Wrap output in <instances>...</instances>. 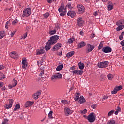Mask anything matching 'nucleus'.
Wrapping results in <instances>:
<instances>
[{"instance_id": "1", "label": "nucleus", "mask_w": 124, "mask_h": 124, "mask_svg": "<svg viewBox=\"0 0 124 124\" xmlns=\"http://www.w3.org/2000/svg\"><path fill=\"white\" fill-rule=\"evenodd\" d=\"M31 14V8H27L24 9L23 12V15H22L23 18L25 17H29Z\"/></svg>"}, {"instance_id": "2", "label": "nucleus", "mask_w": 124, "mask_h": 124, "mask_svg": "<svg viewBox=\"0 0 124 124\" xmlns=\"http://www.w3.org/2000/svg\"><path fill=\"white\" fill-rule=\"evenodd\" d=\"M96 119V115L93 112L90 113L88 115V121L89 123H93Z\"/></svg>"}, {"instance_id": "3", "label": "nucleus", "mask_w": 124, "mask_h": 124, "mask_svg": "<svg viewBox=\"0 0 124 124\" xmlns=\"http://www.w3.org/2000/svg\"><path fill=\"white\" fill-rule=\"evenodd\" d=\"M109 65V61H105L103 62H100L98 64L99 68H106Z\"/></svg>"}, {"instance_id": "4", "label": "nucleus", "mask_w": 124, "mask_h": 124, "mask_svg": "<svg viewBox=\"0 0 124 124\" xmlns=\"http://www.w3.org/2000/svg\"><path fill=\"white\" fill-rule=\"evenodd\" d=\"M59 38H60V37H59V36H58L57 35H55L51 37H50V38L48 40V41L52 45H54V44H56V43H57L58 40H59Z\"/></svg>"}, {"instance_id": "5", "label": "nucleus", "mask_w": 124, "mask_h": 124, "mask_svg": "<svg viewBox=\"0 0 124 124\" xmlns=\"http://www.w3.org/2000/svg\"><path fill=\"white\" fill-rule=\"evenodd\" d=\"M54 79H62V75L59 73H55L54 75H52L51 80L53 81Z\"/></svg>"}, {"instance_id": "6", "label": "nucleus", "mask_w": 124, "mask_h": 124, "mask_svg": "<svg viewBox=\"0 0 124 124\" xmlns=\"http://www.w3.org/2000/svg\"><path fill=\"white\" fill-rule=\"evenodd\" d=\"M64 112L65 116H70V115H71L73 113V110H71L70 108L66 107L64 108Z\"/></svg>"}, {"instance_id": "7", "label": "nucleus", "mask_w": 124, "mask_h": 124, "mask_svg": "<svg viewBox=\"0 0 124 124\" xmlns=\"http://www.w3.org/2000/svg\"><path fill=\"white\" fill-rule=\"evenodd\" d=\"M61 47H62V44L57 43L55 44L52 49V52H56V51H58V50H59V49L61 48Z\"/></svg>"}, {"instance_id": "8", "label": "nucleus", "mask_w": 124, "mask_h": 124, "mask_svg": "<svg viewBox=\"0 0 124 124\" xmlns=\"http://www.w3.org/2000/svg\"><path fill=\"white\" fill-rule=\"evenodd\" d=\"M93 49H94V46L93 45H91V44H88V47L86 50V53L89 54V53H91V52H92V51H93Z\"/></svg>"}, {"instance_id": "9", "label": "nucleus", "mask_w": 124, "mask_h": 124, "mask_svg": "<svg viewBox=\"0 0 124 124\" xmlns=\"http://www.w3.org/2000/svg\"><path fill=\"white\" fill-rule=\"evenodd\" d=\"M102 52L104 53H111L112 52V48L109 46H107L103 48Z\"/></svg>"}, {"instance_id": "10", "label": "nucleus", "mask_w": 124, "mask_h": 124, "mask_svg": "<svg viewBox=\"0 0 124 124\" xmlns=\"http://www.w3.org/2000/svg\"><path fill=\"white\" fill-rule=\"evenodd\" d=\"M41 94V91H38L36 92L35 93L33 94L32 97L33 99H35L36 100V99H38L39 98V95Z\"/></svg>"}, {"instance_id": "11", "label": "nucleus", "mask_w": 124, "mask_h": 124, "mask_svg": "<svg viewBox=\"0 0 124 124\" xmlns=\"http://www.w3.org/2000/svg\"><path fill=\"white\" fill-rule=\"evenodd\" d=\"M77 23L78 27H82L85 22L82 17H79L77 21Z\"/></svg>"}, {"instance_id": "12", "label": "nucleus", "mask_w": 124, "mask_h": 124, "mask_svg": "<svg viewBox=\"0 0 124 124\" xmlns=\"http://www.w3.org/2000/svg\"><path fill=\"white\" fill-rule=\"evenodd\" d=\"M78 11L79 12V13L82 14L85 12V11L86 9H85V7L83 6L82 4H79L78 6Z\"/></svg>"}, {"instance_id": "13", "label": "nucleus", "mask_w": 124, "mask_h": 124, "mask_svg": "<svg viewBox=\"0 0 124 124\" xmlns=\"http://www.w3.org/2000/svg\"><path fill=\"white\" fill-rule=\"evenodd\" d=\"M10 57L13 59H18L19 57V54L16 52H12L10 54Z\"/></svg>"}, {"instance_id": "14", "label": "nucleus", "mask_w": 124, "mask_h": 124, "mask_svg": "<svg viewBox=\"0 0 124 124\" xmlns=\"http://www.w3.org/2000/svg\"><path fill=\"white\" fill-rule=\"evenodd\" d=\"M9 104H6L5 107L6 109H9L12 107V104H13L14 100L12 99H9Z\"/></svg>"}, {"instance_id": "15", "label": "nucleus", "mask_w": 124, "mask_h": 124, "mask_svg": "<svg viewBox=\"0 0 124 124\" xmlns=\"http://www.w3.org/2000/svg\"><path fill=\"white\" fill-rule=\"evenodd\" d=\"M51 45H52V44L49 41H48L46 45L45 46V49L46 51H49V50L51 49Z\"/></svg>"}, {"instance_id": "16", "label": "nucleus", "mask_w": 124, "mask_h": 124, "mask_svg": "<svg viewBox=\"0 0 124 124\" xmlns=\"http://www.w3.org/2000/svg\"><path fill=\"white\" fill-rule=\"evenodd\" d=\"M85 46H86V42L84 41H81L78 44V48L81 49V48H83V47Z\"/></svg>"}, {"instance_id": "17", "label": "nucleus", "mask_w": 124, "mask_h": 124, "mask_svg": "<svg viewBox=\"0 0 124 124\" xmlns=\"http://www.w3.org/2000/svg\"><path fill=\"white\" fill-rule=\"evenodd\" d=\"M33 104H34V102L33 101H27L24 105V107L27 108V107H30V106H31V105H33Z\"/></svg>"}, {"instance_id": "18", "label": "nucleus", "mask_w": 124, "mask_h": 124, "mask_svg": "<svg viewBox=\"0 0 124 124\" xmlns=\"http://www.w3.org/2000/svg\"><path fill=\"white\" fill-rule=\"evenodd\" d=\"M73 74H78V75H82L83 71L82 70H75L72 71Z\"/></svg>"}, {"instance_id": "19", "label": "nucleus", "mask_w": 124, "mask_h": 124, "mask_svg": "<svg viewBox=\"0 0 124 124\" xmlns=\"http://www.w3.org/2000/svg\"><path fill=\"white\" fill-rule=\"evenodd\" d=\"M67 15L71 18H74L76 15L75 12L74 11H69L67 13Z\"/></svg>"}, {"instance_id": "20", "label": "nucleus", "mask_w": 124, "mask_h": 124, "mask_svg": "<svg viewBox=\"0 0 124 124\" xmlns=\"http://www.w3.org/2000/svg\"><path fill=\"white\" fill-rule=\"evenodd\" d=\"M27 66V59L23 58L22 61V67L24 69L26 68Z\"/></svg>"}, {"instance_id": "21", "label": "nucleus", "mask_w": 124, "mask_h": 124, "mask_svg": "<svg viewBox=\"0 0 124 124\" xmlns=\"http://www.w3.org/2000/svg\"><path fill=\"white\" fill-rule=\"evenodd\" d=\"M85 102H86V99L84 98V96H81L79 97L78 103H80V104H83V103H85Z\"/></svg>"}, {"instance_id": "22", "label": "nucleus", "mask_w": 124, "mask_h": 124, "mask_svg": "<svg viewBox=\"0 0 124 124\" xmlns=\"http://www.w3.org/2000/svg\"><path fill=\"white\" fill-rule=\"evenodd\" d=\"M78 66L80 70H83V69L85 68V64H84L83 63H82L81 62H80L79 63H78Z\"/></svg>"}, {"instance_id": "23", "label": "nucleus", "mask_w": 124, "mask_h": 124, "mask_svg": "<svg viewBox=\"0 0 124 124\" xmlns=\"http://www.w3.org/2000/svg\"><path fill=\"white\" fill-rule=\"evenodd\" d=\"M113 7H114V4H113L112 2H109L108 3V10H112Z\"/></svg>"}, {"instance_id": "24", "label": "nucleus", "mask_w": 124, "mask_h": 124, "mask_svg": "<svg viewBox=\"0 0 124 124\" xmlns=\"http://www.w3.org/2000/svg\"><path fill=\"white\" fill-rule=\"evenodd\" d=\"M58 11H59V12H66V11H65V9H64V6H63V5H61L59 7V8L58 9Z\"/></svg>"}, {"instance_id": "25", "label": "nucleus", "mask_w": 124, "mask_h": 124, "mask_svg": "<svg viewBox=\"0 0 124 124\" xmlns=\"http://www.w3.org/2000/svg\"><path fill=\"white\" fill-rule=\"evenodd\" d=\"M80 97V93H77L75 95L74 100L75 101H78L79 100V97Z\"/></svg>"}, {"instance_id": "26", "label": "nucleus", "mask_w": 124, "mask_h": 124, "mask_svg": "<svg viewBox=\"0 0 124 124\" xmlns=\"http://www.w3.org/2000/svg\"><path fill=\"white\" fill-rule=\"evenodd\" d=\"M75 52L74 51H70L69 53H67L66 56L67 58H71L72 56H73L74 55Z\"/></svg>"}, {"instance_id": "27", "label": "nucleus", "mask_w": 124, "mask_h": 124, "mask_svg": "<svg viewBox=\"0 0 124 124\" xmlns=\"http://www.w3.org/2000/svg\"><path fill=\"white\" fill-rule=\"evenodd\" d=\"M42 54H44V50L42 49L37 50L36 51L37 55H42Z\"/></svg>"}, {"instance_id": "28", "label": "nucleus", "mask_w": 124, "mask_h": 124, "mask_svg": "<svg viewBox=\"0 0 124 124\" xmlns=\"http://www.w3.org/2000/svg\"><path fill=\"white\" fill-rule=\"evenodd\" d=\"M63 68V64H62L61 65H59L57 67L56 69V71H60L62 70Z\"/></svg>"}, {"instance_id": "29", "label": "nucleus", "mask_w": 124, "mask_h": 124, "mask_svg": "<svg viewBox=\"0 0 124 124\" xmlns=\"http://www.w3.org/2000/svg\"><path fill=\"white\" fill-rule=\"evenodd\" d=\"M49 33L50 35H54V34L57 33V31H56V29H54V30H50Z\"/></svg>"}, {"instance_id": "30", "label": "nucleus", "mask_w": 124, "mask_h": 124, "mask_svg": "<svg viewBox=\"0 0 124 124\" xmlns=\"http://www.w3.org/2000/svg\"><path fill=\"white\" fill-rule=\"evenodd\" d=\"M18 109H20V104H17L15 106V108H14V111H16L18 110Z\"/></svg>"}, {"instance_id": "31", "label": "nucleus", "mask_w": 124, "mask_h": 124, "mask_svg": "<svg viewBox=\"0 0 124 124\" xmlns=\"http://www.w3.org/2000/svg\"><path fill=\"white\" fill-rule=\"evenodd\" d=\"M123 28H124V25H120L116 28L117 31H120L121 30H123Z\"/></svg>"}, {"instance_id": "32", "label": "nucleus", "mask_w": 124, "mask_h": 124, "mask_svg": "<svg viewBox=\"0 0 124 124\" xmlns=\"http://www.w3.org/2000/svg\"><path fill=\"white\" fill-rule=\"evenodd\" d=\"M108 79V80H113V76L112 75V74H108L107 75Z\"/></svg>"}, {"instance_id": "33", "label": "nucleus", "mask_w": 124, "mask_h": 124, "mask_svg": "<svg viewBox=\"0 0 124 124\" xmlns=\"http://www.w3.org/2000/svg\"><path fill=\"white\" fill-rule=\"evenodd\" d=\"M107 124H118L116 123V121L114 120H109Z\"/></svg>"}, {"instance_id": "34", "label": "nucleus", "mask_w": 124, "mask_h": 124, "mask_svg": "<svg viewBox=\"0 0 124 124\" xmlns=\"http://www.w3.org/2000/svg\"><path fill=\"white\" fill-rule=\"evenodd\" d=\"M43 15H44V18H45V19H48V17H49V16H50V13L47 12V13H46L45 14H44Z\"/></svg>"}, {"instance_id": "35", "label": "nucleus", "mask_w": 124, "mask_h": 124, "mask_svg": "<svg viewBox=\"0 0 124 124\" xmlns=\"http://www.w3.org/2000/svg\"><path fill=\"white\" fill-rule=\"evenodd\" d=\"M75 41V39L74 38H70L68 40V42L70 44L73 43V41Z\"/></svg>"}, {"instance_id": "36", "label": "nucleus", "mask_w": 124, "mask_h": 124, "mask_svg": "<svg viewBox=\"0 0 124 124\" xmlns=\"http://www.w3.org/2000/svg\"><path fill=\"white\" fill-rule=\"evenodd\" d=\"M17 84H18V82H17V80H16L15 79H13V83H12V85H13V87H16V86H17Z\"/></svg>"}, {"instance_id": "37", "label": "nucleus", "mask_w": 124, "mask_h": 124, "mask_svg": "<svg viewBox=\"0 0 124 124\" xmlns=\"http://www.w3.org/2000/svg\"><path fill=\"white\" fill-rule=\"evenodd\" d=\"M4 31H1L0 32V39H1V38H3V36H4Z\"/></svg>"}, {"instance_id": "38", "label": "nucleus", "mask_w": 124, "mask_h": 124, "mask_svg": "<svg viewBox=\"0 0 124 124\" xmlns=\"http://www.w3.org/2000/svg\"><path fill=\"white\" fill-rule=\"evenodd\" d=\"M48 117L49 119H53V111H50L48 113Z\"/></svg>"}, {"instance_id": "39", "label": "nucleus", "mask_w": 124, "mask_h": 124, "mask_svg": "<svg viewBox=\"0 0 124 124\" xmlns=\"http://www.w3.org/2000/svg\"><path fill=\"white\" fill-rule=\"evenodd\" d=\"M114 112H115L114 110H112L110 111H109L108 114V117H110V116H112V115L114 114Z\"/></svg>"}, {"instance_id": "40", "label": "nucleus", "mask_w": 124, "mask_h": 124, "mask_svg": "<svg viewBox=\"0 0 124 124\" xmlns=\"http://www.w3.org/2000/svg\"><path fill=\"white\" fill-rule=\"evenodd\" d=\"M80 113L81 115H85L87 113V109H84L83 110H80Z\"/></svg>"}, {"instance_id": "41", "label": "nucleus", "mask_w": 124, "mask_h": 124, "mask_svg": "<svg viewBox=\"0 0 124 124\" xmlns=\"http://www.w3.org/2000/svg\"><path fill=\"white\" fill-rule=\"evenodd\" d=\"M66 14V12H60V15L61 17H64V15Z\"/></svg>"}, {"instance_id": "42", "label": "nucleus", "mask_w": 124, "mask_h": 124, "mask_svg": "<svg viewBox=\"0 0 124 124\" xmlns=\"http://www.w3.org/2000/svg\"><path fill=\"white\" fill-rule=\"evenodd\" d=\"M102 47H103V42H101L98 46V50H101Z\"/></svg>"}, {"instance_id": "43", "label": "nucleus", "mask_w": 124, "mask_h": 124, "mask_svg": "<svg viewBox=\"0 0 124 124\" xmlns=\"http://www.w3.org/2000/svg\"><path fill=\"white\" fill-rule=\"evenodd\" d=\"M1 124H8V119H4Z\"/></svg>"}, {"instance_id": "44", "label": "nucleus", "mask_w": 124, "mask_h": 124, "mask_svg": "<svg viewBox=\"0 0 124 124\" xmlns=\"http://www.w3.org/2000/svg\"><path fill=\"white\" fill-rule=\"evenodd\" d=\"M5 78V75L3 74L0 75V80H3Z\"/></svg>"}, {"instance_id": "45", "label": "nucleus", "mask_w": 124, "mask_h": 124, "mask_svg": "<svg viewBox=\"0 0 124 124\" xmlns=\"http://www.w3.org/2000/svg\"><path fill=\"white\" fill-rule=\"evenodd\" d=\"M115 88L118 92V91H120V90H122V89H123V87H122V86H119L115 87Z\"/></svg>"}, {"instance_id": "46", "label": "nucleus", "mask_w": 124, "mask_h": 124, "mask_svg": "<svg viewBox=\"0 0 124 124\" xmlns=\"http://www.w3.org/2000/svg\"><path fill=\"white\" fill-rule=\"evenodd\" d=\"M97 107V104H94L91 105V107L93 109H95V108H96Z\"/></svg>"}, {"instance_id": "47", "label": "nucleus", "mask_w": 124, "mask_h": 124, "mask_svg": "<svg viewBox=\"0 0 124 124\" xmlns=\"http://www.w3.org/2000/svg\"><path fill=\"white\" fill-rule=\"evenodd\" d=\"M117 92H118V91L116 90L115 88H114L113 91H112L111 92V93H112V94H116L117 93Z\"/></svg>"}, {"instance_id": "48", "label": "nucleus", "mask_w": 124, "mask_h": 124, "mask_svg": "<svg viewBox=\"0 0 124 124\" xmlns=\"http://www.w3.org/2000/svg\"><path fill=\"white\" fill-rule=\"evenodd\" d=\"M67 7H68V8H69L70 9H73V7H72L71 6V4L70 3H68L67 5H66Z\"/></svg>"}, {"instance_id": "49", "label": "nucleus", "mask_w": 124, "mask_h": 124, "mask_svg": "<svg viewBox=\"0 0 124 124\" xmlns=\"http://www.w3.org/2000/svg\"><path fill=\"white\" fill-rule=\"evenodd\" d=\"M16 32L17 31H13L11 34V37H13L14 36V34H15Z\"/></svg>"}, {"instance_id": "50", "label": "nucleus", "mask_w": 124, "mask_h": 124, "mask_svg": "<svg viewBox=\"0 0 124 124\" xmlns=\"http://www.w3.org/2000/svg\"><path fill=\"white\" fill-rule=\"evenodd\" d=\"M104 78V75L103 74H101L100 76V81H102V80H103V78Z\"/></svg>"}, {"instance_id": "51", "label": "nucleus", "mask_w": 124, "mask_h": 124, "mask_svg": "<svg viewBox=\"0 0 124 124\" xmlns=\"http://www.w3.org/2000/svg\"><path fill=\"white\" fill-rule=\"evenodd\" d=\"M9 21H7L5 24V28L6 29H8V26H9Z\"/></svg>"}, {"instance_id": "52", "label": "nucleus", "mask_w": 124, "mask_h": 124, "mask_svg": "<svg viewBox=\"0 0 124 124\" xmlns=\"http://www.w3.org/2000/svg\"><path fill=\"white\" fill-rule=\"evenodd\" d=\"M116 110L118 112H121V108L119 106H117V108L116 109Z\"/></svg>"}, {"instance_id": "53", "label": "nucleus", "mask_w": 124, "mask_h": 124, "mask_svg": "<svg viewBox=\"0 0 124 124\" xmlns=\"http://www.w3.org/2000/svg\"><path fill=\"white\" fill-rule=\"evenodd\" d=\"M28 36V32H26L24 35H23V39H25Z\"/></svg>"}, {"instance_id": "54", "label": "nucleus", "mask_w": 124, "mask_h": 124, "mask_svg": "<svg viewBox=\"0 0 124 124\" xmlns=\"http://www.w3.org/2000/svg\"><path fill=\"white\" fill-rule=\"evenodd\" d=\"M17 22H18V20L15 19L12 22L13 25H15V24H16Z\"/></svg>"}, {"instance_id": "55", "label": "nucleus", "mask_w": 124, "mask_h": 124, "mask_svg": "<svg viewBox=\"0 0 124 124\" xmlns=\"http://www.w3.org/2000/svg\"><path fill=\"white\" fill-rule=\"evenodd\" d=\"M4 66L3 65H0V70H2V69H4Z\"/></svg>"}, {"instance_id": "56", "label": "nucleus", "mask_w": 124, "mask_h": 124, "mask_svg": "<svg viewBox=\"0 0 124 124\" xmlns=\"http://www.w3.org/2000/svg\"><path fill=\"white\" fill-rule=\"evenodd\" d=\"M44 74V70H42L41 71L40 73V76H42L43 74Z\"/></svg>"}, {"instance_id": "57", "label": "nucleus", "mask_w": 124, "mask_h": 124, "mask_svg": "<svg viewBox=\"0 0 124 124\" xmlns=\"http://www.w3.org/2000/svg\"><path fill=\"white\" fill-rule=\"evenodd\" d=\"M79 33L80 35H82V36H84V31H81Z\"/></svg>"}, {"instance_id": "58", "label": "nucleus", "mask_w": 124, "mask_h": 124, "mask_svg": "<svg viewBox=\"0 0 124 124\" xmlns=\"http://www.w3.org/2000/svg\"><path fill=\"white\" fill-rule=\"evenodd\" d=\"M8 87H9V89H12V88H14V87H15V86H13V84H12V85H11V84H9L8 85Z\"/></svg>"}, {"instance_id": "59", "label": "nucleus", "mask_w": 124, "mask_h": 124, "mask_svg": "<svg viewBox=\"0 0 124 124\" xmlns=\"http://www.w3.org/2000/svg\"><path fill=\"white\" fill-rule=\"evenodd\" d=\"M108 96H104L103 97V99H104V100H106V99H108Z\"/></svg>"}, {"instance_id": "60", "label": "nucleus", "mask_w": 124, "mask_h": 124, "mask_svg": "<svg viewBox=\"0 0 124 124\" xmlns=\"http://www.w3.org/2000/svg\"><path fill=\"white\" fill-rule=\"evenodd\" d=\"M47 2H48V3H52V2H53V0H47Z\"/></svg>"}, {"instance_id": "61", "label": "nucleus", "mask_w": 124, "mask_h": 124, "mask_svg": "<svg viewBox=\"0 0 124 124\" xmlns=\"http://www.w3.org/2000/svg\"><path fill=\"white\" fill-rule=\"evenodd\" d=\"M75 67H76L75 66L71 67H70V69L71 70H74V69H75Z\"/></svg>"}, {"instance_id": "62", "label": "nucleus", "mask_w": 124, "mask_h": 124, "mask_svg": "<svg viewBox=\"0 0 124 124\" xmlns=\"http://www.w3.org/2000/svg\"><path fill=\"white\" fill-rule=\"evenodd\" d=\"M58 55V56H62V51H61L60 52H59Z\"/></svg>"}, {"instance_id": "63", "label": "nucleus", "mask_w": 124, "mask_h": 124, "mask_svg": "<svg viewBox=\"0 0 124 124\" xmlns=\"http://www.w3.org/2000/svg\"><path fill=\"white\" fill-rule=\"evenodd\" d=\"M83 117L86 119V120H88V118H89V116H87L86 115H83Z\"/></svg>"}, {"instance_id": "64", "label": "nucleus", "mask_w": 124, "mask_h": 124, "mask_svg": "<svg viewBox=\"0 0 124 124\" xmlns=\"http://www.w3.org/2000/svg\"><path fill=\"white\" fill-rule=\"evenodd\" d=\"M119 39L120 40H123V35H121L120 36H119Z\"/></svg>"}]
</instances>
